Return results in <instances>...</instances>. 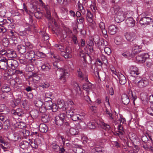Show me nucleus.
Wrapping results in <instances>:
<instances>
[{"mask_svg": "<svg viewBox=\"0 0 153 153\" xmlns=\"http://www.w3.org/2000/svg\"><path fill=\"white\" fill-rule=\"evenodd\" d=\"M102 124L103 126V128L105 129L106 131H108L110 129L111 127L109 125L104 122L102 123Z\"/></svg>", "mask_w": 153, "mask_h": 153, "instance_id": "6e6d98bb", "label": "nucleus"}, {"mask_svg": "<svg viewBox=\"0 0 153 153\" xmlns=\"http://www.w3.org/2000/svg\"><path fill=\"white\" fill-rule=\"evenodd\" d=\"M87 13L86 14V18L88 21L89 22H91L92 21V18L93 15L91 12L89 10H87Z\"/></svg>", "mask_w": 153, "mask_h": 153, "instance_id": "e433bc0d", "label": "nucleus"}, {"mask_svg": "<svg viewBox=\"0 0 153 153\" xmlns=\"http://www.w3.org/2000/svg\"><path fill=\"white\" fill-rule=\"evenodd\" d=\"M104 51L108 55H110L111 53V49L108 47H105Z\"/></svg>", "mask_w": 153, "mask_h": 153, "instance_id": "0e129e2a", "label": "nucleus"}, {"mask_svg": "<svg viewBox=\"0 0 153 153\" xmlns=\"http://www.w3.org/2000/svg\"><path fill=\"white\" fill-rule=\"evenodd\" d=\"M141 140L143 143H148V141L149 140V139L146 135H144L142 136Z\"/></svg>", "mask_w": 153, "mask_h": 153, "instance_id": "680f3d73", "label": "nucleus"}, {"mask_svg": "<svg viewBox=\"0 0 153 153\" xmlns=\"http://www.w3.org/2000/svg\"><path fill=\"white\" fill-rule=\"evenodd\" d=\"M129 73L131 76L134 77L137 76L139 74L138 68L134 66L131 67L130 68Z\"/></svg>", "mask_w": 153, "mask_h": 153, "instance_id": "9b49d317", "label": "nucleus"}, {"mask_svg": "<svg viewBox=\"0 0 153 153\" xmlns=\"http://www.w3.org/2000/svg\"><path fill=\"white\" fill-rule=\"evenodd\" d=\"M52 104L53 102L51 100L46 101V100H45L43 107L45 110H51V109Z\"/></svg>", "mask_w": 153, "mask_h": 153, "instance_id": "dca6fc26", "label": "nucleus"}, {"mask_svg": "<svg viewBox=\"0 0 153 153\" xmlns=\"http://www.w3.org/2000/svg\"><path fill=\"white\" fill-rule=\"evenodd\" d=\"M129 16L128 13H127L126 15V17H127L126 21V24L128 27H133L135 25V21L132 17H129Z\"/></svg>", "mask_w": 153, "mask_h": 153, "instance_id": "0eeeda50", "label": "nucleus"}, {"mask_svg": "<svg viewBox=\"0 0 153 153\" xmlns=\"http://www.w3.org/2000/svg\"><path fill=\"white\" fill-rule=\"evenodd\" d=\"M17 49L20 53H23L26 51L25 47L23 45H19L17 47Z\"/></svg>", "mask_w": 153, "mask_h": 153, "instance_id": "72a5a7b5", "label": "nucleus"}, {"mask_svg": "<svg viewBox=\"0 0 153 153\" xmlns=\"http://www.w3.org/2000/svg\"><path fill=\"white\" fill-rule=\"evenodd\" d=\"M8 66V60L7 62L0 61V68L3 70H6L7 66Z\"/></svg>", "mask_w": 153, "mask_h": 153, "instance_id": "7c9ffc66", "label": "nucleus"}, {"mask_svg": "<svg viewBox=\"0 0 153 153\" xmlns=\"http://www.w3.org/2000/svg\"><path fill=\"white\" fill-rule=\"evenodd\" d=\"M94 39H90L86 42V43L88 47V49L89 51L91 53H92L94 51L93 46H94Z\"/></svg>", "mask_w": 153, "mask_h": 153, "instance_id": "2eb2a0df", "label": "nucleus"}, {"mask_svg": "<svg viewBox=\"0 0 153 153\" xmlns=\"http://www.w3.org/2000/svg\"><path fill=\"white\" fill-rule=\"evenodd\" d=\"M71 53L72 49L69 46H66L65 48V51H62L61 54L65 59H68L71 58L72 57Z\"/></svg>", "mask_w": 153, "mask_h": 153, "instance_id": "39448f33", "label": "nucleus"}, {"mask_svg": "<svg viewBox=\"0 0 153 153\" xmlns=\"http://www.w3.org/2000/svg\"><path fill=\"white\" fill-rule=\"evenodd\" d=\"M141 48V46L138 45L136 44H134L132 48V53L135 54L140 52L139 49Z\"/></svg>", "mask_w": 153, "mask_h": 153, "instance_id": "a878e982", "label": "nucleus"}, {"mask_svg": "<svg viewBox=\"0 0 153 153\" xmlns=\"http://www.w3.org/2000/svg\"><path fill=\"white\" fill-rule=\"evenodd\" d=\"M38 113L37 110H34L31 111L30 112V114L32 117H36L38 116Z\"/></svg>", "mask_w": 153, "mask_h": 153, "instance_id": "de8ad7c7", "label": "nucleus"}, {"mask_svg": "<svg viewBox=\"0 0 153 153\" xmlns=\"http://www.w3.org/2000/svg\"><path fill=\"white\" fill-rule=\"evenodd\" d=\"M147 113L150 115L153 116V110L152 109V106L151 107L148 108L147 109Z\"/></svg>", "mask_w": 153, "mask_h": 153, "instance_id": "774afa93", "label": "nucleus"}, {"mask_svg": "<svg viewBox=\"0 0 153 153\" xmlns=\"http://www.w3.org/2000/svg\"><path fill=\"white\" fill-rule=\"evenodd\" d=\"M1 90L3 92L7 93L10 91V89L8 85L5 84L3 85L2 87L1 88Z\"/></svg>", "mask_w": 153, "mask_h": 153, "instance_id": "f704fd0d", "label": "nucleus"}, {"mask_svg": "<svg viewBox=\"0 0 153 153\" xmlns=\"http://www.w3.org/2000/svg\"><path fill=\"white\" fill-rule=\"evenodd\" d=\"M122 101L125 105L128 104L130 100L128 96L126 94H123L122 96Z\"/></svg>", "mask_w": 153, "mask_h": 153, "instance_id": "4be33fe9", "label": "nucleus"}, {"mask_svg": "<svg viewBox=\"0 0 153 153\" xmlns=\"http://www.w3.org/2000/svg\"><path fill=\"white\" fill-rule=\"evenodd\" d=\"M56 63H54L53 64L54 68L57 69L60 72V77L59 79L63 82H65L66 79L67 78L69 75V73L67 70L62 68H59V67L57 65L55 64Z\"/></svg>", "mask_w": 153, "mask_h": 153, "instance_id": "f257e3e1", "label": "nucleus"}, {"mask_svg": "<svg viewBox=\"0 0 153 153\" xmlns=\"http://www.w3.org/2000/svg\"><path fill=\"white\" fill-rule=\"evenodd\" d=\"M97 68H95L94 69L95 74L97 75L99 79H101V78L103 77L105 75V73L101 71L100 72L98 71H97Z\"/></svg>", "mask_w": 153, "mask_h": 153, "instance_id": "c85d7f7f", "label": "nucleus"}, {"mask_svg": "<svg viewBox=\"0 0 153 153\" xmlns=\"http://www.w3.org/2000/svg\"><path fill=\"white\" fill-rule=\"evenodd\" d=\"M42 120L44 123H47L50 120V117L48 115L46 114H43L42 117Z\"/></svg>", "mask_w": 153, "mask_h": 153, "instance_id": "a18cd8bd", "label": "nucleus"}, {"mask_svg": "<svg viewBox=\"0 0 153 153\" xmlns=\"http://www.w3.org/2000/svg\"><path fill=\"white\" fill-rule=\"evenodd\" d=\"M76 88L73 90L71 94V96L74 98L76 97L77 95H79L81 93L80 88L77 83L75 85Z\"/></svg>", "mask_w": 153, "mask_h": 153, "instance_id": "1a4fd4ad", "label": "nucleus"}, {"mask_svg": "<svg viewBox=\"0 0 153 153\" xmlns=\"http://www.w3.org/2000/svg\"><path fill=\"white\" fill-rule=\"evenodd\" d=\"M103 148L100 146H97L92 149V153H103Z\"/></svg>", "mask_w": 153, "mask_h": 153, "instance_id": "6ab92c4d", "label": "nucleus"}, {"mask_svg": "<svg viewBox=\"0 0 153 153\" xmlns=\"http://www.w3.org/2000/svg\"><path fill=\"white\" fill-rule=\"evenodd\" d=\"M146 55L145 53L144 54L138 55L136 56V59L139 62L143 63L145 62L146 60V57L145 56Z\"/></svg>", "mask_w": 153, "mask_h": 153, "instance_id": "f3484780", "label": "nucleus"}, {"mask_svg": "<svg viewBox=\"0 0 153 153\" xmlns=\"http://www.w3.org/2000/svg\"><path fill=\"white\" fill-rule=\"evenodd\" d=\"M152 22V18L148 16L147 15L146 16L141 18L139 20L140 24L141 25L144 26L150 25Z\"/></svg>", "mask_w": 153, "mask_h": 153, "instance_id": "7ed1b4c3", "label": "nucleus"}, {"mask_svg": "<svg viewBox=\"0 0 153 153\" xmlns=\"http://www.w3.org/2000/svg\"><path fill=\"white\" fill-rule=\"evenodd\" d=\"M117 27L114 25H110L108 27V32L111 35H113L116 33Z\"/></svg>", "mask_w": 153, "mask_h": 153, "instance_id": "aec40b11", "label": "nucleus"}, {"mask_svg": "<svg viewBox=\"0 0 153 153\" xmlns=\"http://www.w3.org/2000/svg\"><path fill=\"white\" fill-rule=\"evenodd\" d=\"M126 40L128 41H133L136 37V34L133 32H127L125 34Z\"/></svg>", "mask_w": 153, "mask_h": 153, "instance_id": "6e6552de", "label": "nucleus"}, {"mask_svg": "<svg viewBox=\"0 0 153 153\" xmlns=\"http://www.w3.org/2000/svg\"><path fill=\"white\" fill-rule=\"evenodd\" d=\"M40 131L42 133L46 132L48 131V127L45 124H41L39 127Z\"/></svg>", "mask_w": 153, "mask_h": 153, "instance_id": "cd10ccee", "label": "nucleus"}, {"mask_svg": "<svg viewBox=\"0 0 153 153\" xmlns=\"http://www.w3.org/2000/svg\"><path fill=\"white\" fill-rule=\"evenodd\" d=\"M65 117V113H62L59 114V115L56 117L54 119L56 124L59 126L62 125Z\"/></svg>", "mask_w": 153, "mask_h": 153, "instance_id": "f03ea898", "label": "nucleus"}, {"mask_svg": "<svg viewBox=\"0 0 153 153\" xmlns=\"http://www.w3.org/2000/svg\"><path fill=\"white\" fill-rule=\"evenodd\" d=\"M149 84L148 81L145 79H142L138 82V87L140 88H143Z\"/></svg>", "mask_w": 153, "mask_h": 153, "instance_id": "4468645a", "label": "nucleus"}, {"mask_svg": "<svg viewBox=\"0 0 153 153\" xmlns=\"http://www.w3.org/2000/svg\"><path fill=\"white\" fill-rule=\"evenodd\" d=\"M117 76L119 79L120 83L121 85H123L126 83V79L123 74L120 73V74H117Z\"/></svg>", "mask_w": 153, "mask_h": 153, "instance_id": "a211bd4d", "label": "nucleus"}, {"mask_svg": "<svg viewBox=\"0 0 153 153\" xmlns=\"http://www.w3.org/2000/svg\"><path fill=\"white\" fill-rule=\"evenodd\" d=\"M32 76L33 81L34 80L36 81H38L40 79V77L36 73L33 74Z\"/></svg>", "mask_w": 153, "mask_h": 153, "instance_id": "bf43d9fd", "label": "nucleus"}, {"mask_svg": "<svg viewBox=\"0 0 153 153\" xmlns=\"http://www.w3.org/2000/svg\"><path fill=\"white\" fill-rule=\"evenodd\" d=\"M80 56L81 58L83 59V60L85 62H87L86 57L87 56L89 58H90V56L88 55H86V54L84 53H81Z\"/></svg>", "mask_w": 153, "mask_h": 153, "instance_id": "603ef678", "label": "nucleus"}, {"mask_svg": "<svg viewBox=\"0 0 153 153\" xmlns=\"http://www.w3.org/2000/svg\"><path fill=\"white\" fill-rule=\"evenodd\" d=\"M105 112L108 115V117H110V119H113V117H112V114L110 112V111H109L107 108H106Z\"/></svg>", "mask_w": 153, "mask_h": 153, "instance_id": "e2e57ef3", "label": "nucleus"}, {"mask_svg": "<svg viewBox=\"0 0 153 153\" xmlns=\"http://www.w3.org/2000/svg\"><path fill=\"white\" fill-rule=\"evenodd\" d=\"M52 95V94L49 91L46 92L45 94V96H44V98L49 99V100H51V99L50 97Z\"/></svg>", "mask_w": 153, "mask_h": 153, "instance_id": "864d4df0", "label": "nucleus"}, {"mask_svg": "<svg viewBox=\"0 0 153 153\" xmlns=\"http://www.w3.org/2000/svg\"><path fill=\"white\" fill-rule=\"evenodd\" d=\"M10 120H5L3 123V126L6 127L5 128L8 129L10 127Z\"/></svg>", "mask_w": 153, "mask_h": 153, "instance_id": "5fc2aeb1", "label": "nucleus"}, {"mask_svg": "<svg viewBox=\"0 0 153 153\" xmlns=\"http://www.w3.org/2000/svg\"><path fill=\"white\" fill-rule=\"evenodd\" d=\"M65 46H66L64 44H57L55 45V46L57 47L58 48L60 49L61 50H63L65 47Z\"/></svg>", "mask_w": 153, "mask_h": 153, "instance_id": "052dcab7", "label": "nucleus"}, {"mask_svg": "<svg viewBox=\"0 0 153 153\" xmlns=\"http://www.w3.org/2000/svg\"><path fill=\"white\" fill-rule=\"evenodd\" d=\"M86 83L84 84L82 86L83 89L87 92L88 93L91 91L92 84L88 82V79H86Z\"/></svg>", "mask_w": 153, "mask_h": 153, "instance_id": "f8f14e48", "label": "nucleus"}, {"mask_svg": "<svg viewBox=\"0 0 153 153\" xmlns=\"http://www.w3.org/2000/svg\"><path fill=\"white\" fill-rule=\"evenodd\" d=\"M97 125V124L94 122H90L88 123L87 127L91 129H95Z\"/></svg>", "mask_w": 153, "mask_h": 153, "instance_id": "4c0bfd02", "label": "nucleus"}, {"mask_svg": "<svg viewBox=\"0 0 153 153\" xmlns=\"http://www.w3.org/2000/svg\"><path fill=\"white\" fill-rule=\"evenodd\" d=\"M72 31L69 29H67L63 31L62 32V37L63 39L66 38H70L71 36Z\"/></svg>", "mask_w": 153, "mask_h": 153, "instance_id": "ddd939ff", "label": "nucleus"}, {"mask_svg": "<svg viewBox=\"0 0 153 153\" xmlns=\"http://www.w3.org/2000/svg\"><path fill=\"white\" fill-rule=\"evenodd\" d=\"M66 132L67 133L69 132L72 135H76L78 133V130L73 128H71L68 131H67Z\"/></svg>", "mask_w": 153, "mask_h": 153, "instance_id": "2f4dec72", "label": "nucleus"}, {"mask_svg": "<svg viewBox=\"0 0 153 153\" xmlns=\"http://www.w3.org/2000/svg\"><path fill=\"white\" fill-rule=\"evenodd\" d=\"M45 17L47 18L49 20H52V18L51 15V13L49 11H47L46 12V13L45 14Z\"/></svg>", "mask_w": 153, "mask_h": 153, "instance_id": "3c124183", "label": "nucleus"}, {"mask_svg": "<svg viewBox=\"0 0 153 153\" xmlns=\"http://www.w3.org/2000/svg\"><path fill=\"white\" fill-rule=\"evenodd\" d=\"M71 110H68L66 111V114H65V116L68 118H71L74 115V112L72 111V108H71Z\"/></svg>", "mask_w": 153, "mask_h": 153, "instance_id": "37998d69", "label": "nucleus"}, {"mask_svg": "<svg viewBox=\"0 0 153 153\" xmlns=\"http://www.w3.org/2000/svg\"><path fill=\"white\" fill-rule=\"evenodd\" d=\"M11 113L13 115V117L14 118L16 117L17 116H22L24 112L22 108H19L16 110H12L11 111Z\"/></svg>", "mask_w": 153, "mask_h": 153, "instance_id": "423d86ee", "label": "nucleus"}, {"mask_svg": "<svg viewBox=\"0 0 153 153\" xmlns=\"http://www.w3.org/2000/svg\"><path fill=\"white\" fill-rule=\"evenodd\" d=\"M73 151L75 153H84L85 150L82 148L81 146L74 147L73 148Z\"/></svg>", "mask_w": 153, "mask_h": 153, "instance_id": "5701e85b", "label": "nucleus"}, {"mask_svg": "<svg viewBox=\"0 0 153 153\" xmlns=\"http://www.w3.org/2000/svg\"><path fill=\"white\" fill-rule=\"evenodd\" d=\"M35 105L38 107H41L43 105V103L41 101L39 100H35L34 101Z\"/></svg>", "mask_w": 153, "mask_h": 153, "instance_id": "49530a36", "label": "nucleus"}, {"mask_svg": "<svg viewBox=\"0 0 153 153\" xmlns=\"http://www.w3.org/2000/svg\"><path fill=\"white\" fill-rule=\"evenodd\" d=\"M8 20L9 21V22H10L8 24L9 26L12 28H14L15 27L16 25L13 22V20L12 19H8Z\"/></svg>", "mask_w": 153, "mask_h": 153, "instance_id": "13d9d810", "label": "nucleus"}, {"mask_svg": "<svg viewBox=\"0 0 153 153\" xmlns=\"http://www.w3.org/2000/svg\"><path fill=\"white\" fill-rule=\"evenodd\" d=\"M20 133L21 135H23L25 138L29 135L30 132L28 130L23 129L20 132Z\"/></svg>", "mask_w": 153, "mask_h": 153, "instance_id": "ea45409f", "label": "nucleus"}, {"mask_svg": "<svg viewBox=\"0 0 153 153\" xmlns=\"http://www.w3.org/2000/svg\"><path fill=\"white\" fill-rule=\"evenodd\" d=\"M9 23L8 20L6 19H3L2 21L0 22V25H4V26L9 27Z\"/></svg>", "mask_w": 153, "mask_h": 153, "instance_id": "79ce46f5", "label": "nucleus"}, {"mask_svg": "<svg viewBox=\"0 0 153 153\" xmlns=\"http://www.w3.org/2000/svg\"><path fill=\"white\" fill-rule=\"evenodd\" d=\"M17 56L16 53L14 51H10L7 54V57L9 58H15Z\"/></svg>", "mask_w": 153, "mask_h": 153, "instance_id": "c9c22d12", "label": "nucleus"}, {"mask_svg": "<svg viewBox=\"0 0 153 153\" xmlns=\"http://www.w3.org/2000/svg\"><path fill=\"white\" fill-rule=\"evenodd\" d=\"M20 133L18 132H15L13 134V140L14 141H17L19 139H21L23 138L22 136H20Z\"/></svg>", "mask_w": 153, "mask_h": 153, "instance_id": "58836bf2", "label": "nucleus"}, {"mask_svg": "<svg viewBox=\"0 0 153 153\" xmlns=\"http://www.w3.org/2000/svg\"><path fill=\"white\" fill-rule=\"evenodd\" d=\"M34 16L37 19H40L42 16V12L37 11L35 13Z\"/></svg>", "mask_w": 153, "mask_h": 153, "instance_id": "8fccbe9b", "label": "nucleus"}, {"mask_svg": "<svg viewBox=\"0 0 153 153\" xmlns=\"http://www.w3.org/2000/svg\"><path fill=\"white\" fill-rule=\"evenodd\" d=\"M18 66V63L16 60L13 59L8 60V66L12 70H15Z\"/></svg>", "mask_w": 153, "mask_h": 153, "instance_id": "9d476101", "label": "nucleus"}, {"mask_svg": "<svg viewBox=\"0 0 153 153\" xmlns=\"http://www.w3.org/2000/svg\"><path fill=\"white\" fill-rule=\"evenodd\" d=\"M123 39L121 37H118L115 39L114 42L117 45L121 44L123 42Z\"/></svg>", "mask_w": 153, "mask_h": 153, "instance_id": "a19ab883", "label": "nucleus"}, {"mask_svg": "<svg viewBox=\"0 0 153 153\" xmlns=\"http://www.w3.org/2000/svg\"><path fill=\"white\" fill-rule=\"evenodd\" d=\"M12 123L13 124V123ZM13 124L14 126H17L19 128H23L26 127L25 123L22 122H16V123L14 122Z\"/></svg>", "mask_w": 153, "mask_h": 153, "instance_id": "b1692460", "label": "nucleus"}, {"mask_svg": "<svg viewBox=\"0 0 153 153\" xmlns=\"http://www.w3.org/2000/svg\"><path fill=\"white\" fill-rule=\"evenodd\" d=\"M116 15L115 16V21L117 22L120 23L123 21L125 19V16L123 12L117 11V10L114 12Z\"/></svg>", "mask_w": 153, "mask_h": 153, "instance_id": "20e7f679", "label": "nucleus"}, {"mask_svg": "<svg viewBox=\"0 0 153 153\" xmlns=\"http://www.w3.org/2000/svg\"><path fill=\"white\" fill-rule=\"evenodd\" d=\"M63 105V104H62V105L60 106H58L55 103H53L52 105L51 106V109L52 111L53 112H55L58 110V108H60V107L62 106Z\"/></svg>", "mask_w": 153, "mask_h": 153, "instance_id": "c03bdc74", "label": "nucleus"}, {"mask_svg": "<svg viewBox=\"0 0 153 153\" xmlns=\"http://www.w3.org/2000/svg\"><path fill=\"white\" fill-rule=\"evenodd\" d=\"M49 86V84L48 82L42 83L40 84L39 86V87H42L43 88H47Z\"/></svg>", "mask_w": 153, "mask_h": 153, "instance_id": "338daca9", "label": "nucleus"}, {"mask_svg": "<svg viewBox=\"0 0 153 153\" xmlns=\"http://www.w3.org/2000/svg\"><path fill=\"white\" fill-rule=\"evenodd\" d=\"M36 55L37 56L40 57H44L45 56V55L44 53L39 51L36 52Z\"/></svg>", "mask_w": 153, "mask_h": 153, "instance_id": "69168bd1", "label": "nucleus"}, {"mask_svg": "<svg viewBox=\"0 0 153 153\" xmlns=\"http://www.w3.org/2000/svg\"><path fill=\"white\" fill-rule=\"evenodd\" d=\"M2 44L5 47H7L9 45V41L7 38H4L2 40Z\"/></svg>", "mask_w": 153, "mask_h": 153, "instance_id": "4d7b16f0", "label": "nucleus"}, {"mask_svg": "<svg viewBox=\"0 0 153 153\" xmlns=\"http://www.w3.org/2000/svg\"><path fill=\"white\" fill-rule=\"evenodd\" d=\"M0 146L1 148L4 149V151H6L5 149H9L10 146V144L9 142L6 141L5 140L3 143L0 144Z\"/></svg>", "mask_w": 153, "mask_h": 153, "instance_id": "bb28decb", "label": "nucleus"}, {"mask_svg": "<svg viewBox=\"0 0 153 153\" xmlns=\"http://www.w3.org/2000/svg\"><path fill=\"white\" fill-rule=\"evenodd\" d=\"M21 102V99L18 98L14 100L11 102V106L13 108H15Z\"/></svg>", "mask_w": 153, "mask_h": 153, "instance_id": "c756f323", "label": "nucleus"}, {"mask_svg": "<svg viewBox=\"0 0 153 153\" xmlns=\"http://www.w3.org/2000/svg\"><path fill=\"white\" fill-rule=\"evenodd\" d=\"M35 55V52L33 51H31L27 52L25 55L26 56H27V59L32 60H33V59L34 58Z\"/></svg>", "mask_w": 153, "mask_h": 153, "instance_id": "412c9836", "label": "nucleus"}, {"mask_svg": "<svg viewBox=\"0 0 153 153\" xmlns=\"http://www.w3.org/2000/svg\"><path fill=\"white\" fill-rule=\"evenodd\" d=\"M42 71L48 73L51 68V66L48 64H44L41 66Z\"/></svg>", "mask_w": 153, "mask_h": 153, "instance_id": "393cba45", "label": "nucleus"}, {"mask_svg": "<svg viewBox=\"0 0 153 153\" xmlns=\"http://www.w3.org/2000/svg\"><path fill=\"white\" fill-rule=\"evenodd\" d=\"M86 125L85 123L82 121H79V123L77 124V127L79 128H83L86 126Z\"/></svg>", "mask_w": 153, "mask_h": 153, "instance_id": "09e8293b", "label": "nucleus"}, {"mask_svg": "<svg viewBox=\"0 0 153 153\" xmlns=\"http://www.w3.org/2000/svg\"><path fill=\"white\" fill-rule=\"evenodd\" d=\"M77 75L78 77L81 80H83L84 79H87L82 73L80 69H78L77 70Z\"/></svg>", "mask_w": 153, "mask_h": 153, "instance_id": "473e14b6", "label": "nucleus"}]
</instances>
